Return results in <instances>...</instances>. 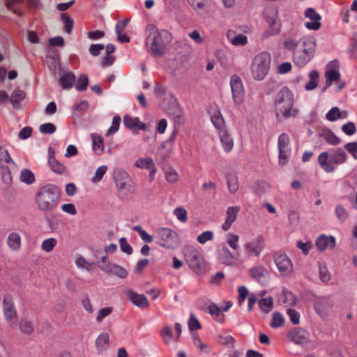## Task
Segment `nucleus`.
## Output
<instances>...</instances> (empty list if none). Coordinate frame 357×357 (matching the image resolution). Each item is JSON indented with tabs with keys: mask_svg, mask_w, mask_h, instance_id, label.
<instances>
[{
	"mask_svg": "<svg viewBox=\"0 0 357 357\" xmlns=\"http://www.w3.org/2000/svg\"><path fill=\"white\" fill-rule=\"evenodd\" d=\"M284 47L293 51V60L298 67H304L314 56L316 40L312 36H302L300 31L292 30L287 35Z\"/></svg>",
	"mask_w": 357,
	"mask_h": 357,
	"instance_id": "nucleus-1",
	"label": "nucleus"
},
{
	"mask_svg": "<svg viewBox=\"0 0 357 357\" xmlns=\"http://www.w3.org/2000/svg\"><path fill=\"white\" fill-rule=\"evenodd\" d=\"M61 201L59 188L53 183L40 186L35 194V204L38 211L46 213L54 211Z\"/></svg>",
	"mask_w": 357,
	"mask_h": 357,
	"instance_id": "nucleus-2",
	"label": "nucleus"
},
{
	"mask_svg": "<svg viewBox=\"0 0 357 357\" xmlns=\"http://www.w3.org/2000/svg\"><path fill=\"white\" fill-rule=\"evenodd\" d=\"M293 105V93L287 87H282L277 93L275 100V114L278 121H282L294 116Z\"/></svg>",
	"mask_w": 357,
	"mask_h": 357,
	"instance_id": "nucleus-3",
	"label": "nucleus"
},
{
	"mask_svg": "<svg viewBox=\"0 0 357 357\" xmlns=\"http://www.w3.org/2000/svg\"><path fill=\"white\" fill-rule=\"evenodd\" d=\"M347 160V153L342 148L331 149L329 152L324 151L319 154L318 162L320 167L327 173L335 171L333 165H340Z\"/></svg>",
	"mask_w": 357,
	"mask_h": 357,
	"instance_id": "nucleus-4",
	"label": "nucleus"
},
{
	"mask_svg": "<svg viewBox=\"0 0 357 357\" xmlns=\"http://www.w3.org/2000/svg\"><path fill=\"white\" fill-rule=\"evenodd\" d=\"M183 254L189 268L197 275L204 273L205 271V260L202 252L193 245H186L183 248Z\"/></svg>",
	"mask_w": 357,
	"mask_h": 357,
	"instance_id": "nucleus-5",
	"label": "nucleus"
},
{
	"mask_svg": "<svg viewBox=\"0 0 357 357\" xmlns=\"http://www.w3.org/2000/svg\"><path fill=\"white\" fill-rule=\"evenodd\" d=\"M271 63V57L266 52L257 54L252 64V72L255 79L262 80L268 75Z\"/></svg>",
	"mask_w": 357,
	"mask_h": 357,
	"instance_id": "nucleus-6",
	"label": "nucleus"
},
{
	"mask_svg": "<svg viewBox=\"0 0 357 357\" xmlns=\"http://www.w3.org/2000/svg\"><path fill=\"white\" fill-rule=\"evenodd\" d=\"M146 46L154 56H160L164 54L166 45L162 40V33L153 26L149 29L146 38Z\"/></svg>",
	"mask_w": 357,
	"mask_h": 357,
	"instance_id": "nucleus-7",
	"label": "nucleus"
},
{
	"mask_svg": "<svg viewBox=\"0 0 357 357\" xmlns=\"http://www.w3.org/2000/svg\"><path fill=\"white\" fill-rule=\"evenodd\" d=\"M155 239L157 244L167 249H174L178 245L177 233L167 227L158 229L155 231Z\"/></svg>",
	"mask_w": 357,
	"mask_h": 357,
	"instance_id": "nucleus-8",
	"label": "nucleus"
},
{
	"mask_svg": "<svg viewBox=\"0 0 357 357\" xmlns=\"http://www.w3.org/2000/svg\"><path fill=\"white\" fill-rule=\"evenodd\" d=\"M114 179L118 190L119 195L121 199L126 198L132 183L130 175L123 170H119L115 172Z\"/></svg>",
	"mask_w": 357,
	"mask_h": 357,
	"instance_id": "nucleus-9",
	"label": "nucleus"
},
{
	"mask_svg": "<svg viewBox=\"0 0 357 357\" xmlns=\"http://www.w3.org/2000/svg\"><path fill=\"white\" fill-rule=\"evenodd\" d=\"M264 248V238L262 236H258L243 245L244 253L248 258L254 256L259 257Z\"/></svg>",
	"mask_w": 357,
	"mask_h": 357,
	"instance_id": "nucleus-10",
	"label": "nucleus"
},
{
	"mask_svg": "<svg viewBox=\"0 0 357 357\" xmlns=\"http://www.w3.org/2000/svg\"><path fill=\"white\" fill-rule=\"evenodd\" d=\"M264 16L268 24L271 31L269 35H276L281 30V24L278 16V9L275 7H270L266 9Z\"/></svg>",
	"mask_w": 357,
	"mask_h": 357,
	"instance_id": "nucleus-11",
	"label": "nucleus"
},
{
	"mask_svg": "<svg viewBox=\"0 0 357 357\" xmlns=\"http://www.w3.org/2000/svg\"><path fill=\"white\" fill-rule=\"evenodd\" d=\"M3 312L7 322L12 326L17 319V310L10 296H6L3 300Z\"/></svg>",
	"mask_w": 357,
	"mask_h": 357,
	"instance_id": "nucleus-12",
	"label": "nucleus"
},
{
	"mask_svg": "<svg viewBox=\"0 0 357 357\" xmlns=\"http://www.w3.org/2000/svg\"><path fill=\"white\" fill-rule=\"evenodd\" d=\"M275 263L278 271L283 275H289L293 271V264L285 254L277 253L274 256Z\"/></svg>",
	"mask_w": 357,
	"mask_h": 357,
	"instance_id": "nucleus-13",
	"label": "nucleus"
},
{
	"mask_svg": "<svg viewBox=\"0 0 357 357\" xmlns=\"http://www.w3.org/2000/svg\"><path fill=\"white\" fill-rule=\"evenodd\" d=\"M230 85L234 102L241 103L244 95V88L241 78L237 75H233L231 77Z\"/></svg>",
	"mask_w": 357,
	"mask_h": 357,
	"instance_id": "nucleus-14",
	"label": "nucleus"
},
{
	"mask_svg": "<svg viewBox=\"0 0 357 357\" xmlns=\"http://www.w3.org/2000/svg\"><path fill=\"white\" fill-rule=\"evenodd\" d=\"M249 275L257 282L265 284L269 278L270 273L265 266L259 265L250 269Z\"/></svg>",
	"mask_w": 357,
	"mask_h": 357,
	"instance_id": "nucleus-15",
	"label": "nucleus"
},
{
	"mask_svg": "<svg viewBox=\"0 0 357 357\" xmlns=\"http://www.w3.org/2000/svg\"><path fill=\"white\" fill-rule=\"evenodd\" d=\"M208 113L211 115V120L213 125L218 132L227 129L222 114L216 105L210 106Z\"/></svg>",
	"mask_w": 357,
	"mask_h": 357,
	"instance_id": "nucleus-16",
	"label": "nucleus"
},
{
	"mask_svg": "<svg viewBox=\"0 0 357 357\" xmlns=\"http://www.w3.org/2000/svg\"><path fill=\"white\" fill-rule=\"evenodd\" d=\"M331 63L334 66L335 68H329L328 66L327 68V70L325 73L326 86L323 89L324 91L327 88L330 87L333 82H337L340 79V74L338 70V62L337 61H333L331 62Z\"/></svg>",
	"mask_w": 357,
	"mask_h": 357,
	"instance_id": "nucleus-17",
	"label": "nucleus"
},
{
	"mask_svg": "<svg viewBox=\"0 0 357 357\" xmlns=\"http://www.w3.org/2000/svg\"><path fill=\"white\" fill-rule=\"evenodd\" d=\"M287 337L296 344H304L307 342L309 333L305 330L297 327L289 331Z\"/></svg>",
	"mask_w": 357,
	"mask_h": 357,
	"instance_id": "nucleus-18",
	"label": "nucleus"
},
{
	"mask_svg": "<svg viewBox=\"0 0 357 357\" xmlns=\"http://www.w3.org/2000/svg\"><path fill=\"white\" fill-rule=\"evenodd\" d=\"M99 268L105 273H112L122 279L126 278L128 275L126 269L117 264L109 263L106 265H100Z\"/></svg>",
	"mask_w": 357,
	"mask_h": 357,
	"instance_id": "nucleus-19",
	"label": "nucleus"
},
{
	"mask_svg": "<svg viewBox=\"0 0 357 357\" xmlns=\"http://www.w3.org/2000/svg\"><path fill=\"white\" fill-rule=\"evenodd\" d=\"M240 206H229L226 211V220L222 225V229L224 231H228L232 223L236 220L237 215L240 211Z\"/></svg>",
	"mask_w": 357,
	"mask_h": 357,
	"instance_id": "nucleus-20",
	"label": "nucleus"
},
{
	"mask_svg": "<svg viewBox=\"0 0 357 357\" xmlns=\"http://www.w3.org/2000/svg\"><path fill=\"white\" fill-rule=\"evenodd\" d=\"M316 246L320 251H323L327 248L333 249L335 247V239L333 236H326L321 235L316 240Z\"/></svg>",
	"mask_w": 357,
	"mask_h": 357,
	"instance_id": "nucleus-21",
	"label": "nucleus"
},
{
	"mask_svg": "<svg viewBox=\"0 0 357 357\" xmlns=\"http://www.w3.org/2000/svg\"><path fill=\"white\" fill-rule=\"evenodd\" d=\"M123 124L130 130L138 129L145 130L146 129V125L144 123H141L138 117L132 118L129 115L123 116Z\"/></svg>",
	"mask_w": 357,
	"mask_h": 357,
	"instance_id": "nucleus-22",
	"label": "nucleus"
},
{
	"mask_svg": "<svg viewBox=\"0 0 357 357\" xmlns=\"http://www.w3.org/2000/svg\"><path fill=\"white\" fill-rule=\"evenodd\" d=\"M128 296L130 301L139 307L144 308L149 305V302L144 294H139L137 292L130 291Z\"/></svg>",
	"mask_w": 357,
	"mask_h": 357,
	"instance_id": "nucleus-23",
	"label": "nucleus"
},
{
	"mask_svg": "<svg viewBox=\"0 0 357 357\" xmlns=\"http://www.w3.org/2000/svg\"><path fill=\"white\" fill-rule=\"evenodd\" d=\"M218 134L224 151L226 153H229L234 147L233 138L228 133L227 129L222 130L218 132Z\"/></svg>",
	"mask_w": 357,
	"mask_h": 357,
	"instance_id": "nucleus-24",
	"label": "nucleus"
},
{
	"mask_svg": "<svg viewBox=\"0 0 357 357\" xmlns=\"http://www.w3.org/2000/svg\"><path fill=\"white\" fill-rule=\"evenodd\" d=\"M75 82V75L72 72L64 73L60 77L59 84L63 89H70Z\"/></svg>",
	"mask_w": 357,
	"mask_h": 357,
	"instance_id": "nucleus-25",
	"label": "nucleus"
},
{
	"mask_svg": "<svg viewBox=\"0 0 357 357\" xmlns=\"http://www.w3.org/2000/svg\"><path fill=\"white\" fill-rule=\"evenodd\" d=\"M7 245L13 251L19 250L21 248V237L20 234L16 232L10 233L7 238Z\"/></svg>",
	"mask_w": 357,
	"mask_h": 357,
	"instance_id": "nucleus-26",
	"label": "nucleus"
},
{
	"mask_svg": "<svg viewBox=\"0 0 357 357\" xmlns=\"http://www.w3.org/2000/svg\"><path fill=\"white\" fill-rule=\"evenodd\" d=\"M93 142V151L96 155L102 153L105 149L103 138L97 134L93 133L91 135Z\"/></svg>",
	"mask_w": 357,
	"mask_h": 357,
	"instance_id": "nucleus-27",
	"label": "nucleus"
},
{
	"mask_svg": "<svg viewBox=\"0 0 357 357\" xmlns=\"http://www.w3.org/2000/svg\"><path fill=\"white\" fill-rule=\"evenodd\" d=\"M320 137L331 145H337L341 142L340 139L328 129L323 130L320 133Z\"/></svg>",
	"mask_w": 357,
	"mask_h": 357,
	"instance_id": "nucleus-28",
	"label": "nucleus"
},
{
	"mask_svg": "<svg viewBox=\"0 0 357 357\" xmlns=\"http://www.w3.org/2000/svg\"><path fill=\"white\" fill-rule=\"evenodd\" d=\"M109 344V336L106 332L101 333L96 340V345L99 351L105 350Z\"/></svg>",
	"mask_w": 357,
	"mask_h": 357,
	"instance_id": "nucleus-29",
	"label": "nucleus"
},
{
	"mask_svg": "<svg viewBox=\"0 0 357 357\" xmlns=\"http://www.w3.org/2000/svg\"><path fill=\"white\" fill-rule=\"evenodd\" d=\"M207 312L213 317V319L218 322H223L225 315L222 314L221 309L215 303H211L207 307Z\"/></svg>",
	"mask_w": 357,
	"mask_h": 357,
	"instance_id": "nucleus-30",
	"label": "nucleus"
},
{
	"mask_svg": "<svg viewBox=\"0 0 357 357\" xmlns=\"http://www.w3.org/2000/svg\"><path fill=\"white\" fill-rule=\"evenodd\" d=\"M26 93L24 91L15 90L10 98V102L15 109L20 107V102L25 98Z\"/></svg>",
	"mask_w": 357,
	"mask_h": 357,
	"instance_id": "nucleus-31",
	"label": "nucleus"
},
{
	"mask_svg": "<svg viewBox=\"0 0 357 357\" xmlns=\"http://www.w3.org/2000/svg\"><path fill=\"white\" fill-rule=\"evenodd\" d=\"M160 335L166 344H169L174 340L172 328L169 325L165 326L161 328Z\"/></svg>",
	"mask_w": 357,
	"mask_h": 357,
	"instance_id": "nucleus-32",
	"label": "nucleus"
},
{
	"mask_svg": "<svg viewBox=\"0 0 357 357\" xmlns=\"http://www.w3.org/2000/svg\"><path fill=\"white\" fill-rule=\"evenodd\" d=\"M48 165L51 169L58 174H63L66 170V167L58 161L54 155H50Z\"/></svg>",
	"mask_w": 357,
	"mask_h": 357,
	"instance_id": "nucleus-33",
	"label": "nucleus"
},
{
	"mask_svg": "<svg viewBox=\"0 0 357 357\" xmlns=\"http://www.w3.org/2000/svg\"><path fill=\"white\" fill-rule=\"evenodd\" d=\"M227 183L229 192L235 193L238 190V181L237 176L234 174H228L227 175Z\"/></svg>",
	"mask_w": 357,
	"mask_h": 357,
	"instance_id": "nucleus-34",
	"label": "nucleus"
},
{
	"mask_svg": "<svg viewBox=\"0 0 357 357\" xmlns=\"http://www.w3.org/2000/svg\"><path fill=\"white\" fill-rule=\"evenodd\" d=\"M8 164H14L8 151L3 146H0V167L4 168Z\"/></svg>",
	"mask_w": 357,
	"mask_h": 357,
	"instance_id": "nucleus-35",
	"label": "nucleus"
},
{
	"mask_svg": "<svg viewBox=\"0 0 357 357\" xmlns=\"http://www.w3.org/2000/svg\"><path fill=\"white\" fill-rule=\"evenodd\" d=\"M20 181L26 184H32L35 182L34 174L29 169H24L20 173Z\"/></svg>",
	"mask_w": 357,
	"mask_h": 357,
	"instance_id": "nucleus-36",
	"label": "nucleus"
},
{
	"mask_svg": "<svg viewBox=\"0 0 357 357\" xmlns=\"http://www.w3.org/2000/svg\"><path fill=\"white\" fill-rule=\"evenodd\" d=\"M309 77L310 79L305 86L307 91L312 90L317 87L319 79L318 72L317 70H312L309 74Z\"/></svg>",
	"mask_w": 357,
	"mask_h": 357,
	"instance_id": "nucleus-37",
	"label": "nucleus"
},
{
	"mask_svg": "<svg viewBox=\"0 0 357 357\" xmlns=\"http://www.w3.org/2000/svg\"><path fill=\"white\" fill-rule=\"evenodd\" d=\"M239 236L234 233H228L227 234L226 243L234 251H237L239 248L238 245Z\"/></svg>",
	"mask_w": 357,
	"mask_h": 357,
	"instance_id": "nucleus-38",
	"label": "nucleus"
},
{
	"mask_svg": "<svg viewBox=\"0 0 357 357\" xmlns=\"http://www.w3.org/2000/svg\"><path fill=\"white\" fill-rule=\"evenodd\" d=\"M260 309L265 313H268L273 308V301L272 297L261 298L259 301Z\"/></svg>",
	"mask_w": 357,
	"mask_h": 357,
	"instance_id": "nucleus-39",
	"label": "nucleus"
},
{
	"mask_svg": "<svg viewBox=\"0 0 357 357\" xmlns=\"http://www.w3.org/2000/svg\"><path fill=\"white\" fill-rule=\"evenodd\" d=\"M19 328L21 332L26 335L31 334L34 330L33 324L26 319L20 320L19 322Z\"/></svg>",
	"mask_w": 357,
	"mask_h": 357,
	"instance_id": "nucleus-40",
	"label": "nucleus"
},
{
	"mask_svg": "<svg viewBox=\"0 0 357 357\" xmlns=\"http://www.w3.org/2000/svg\"><path fill=\"white\" fill-rule=\"evenodd\" d=\"M75 263L78 268L86 269L88 271H91L95 265L93 262L88 261L82 256H79L77 258Z\"/></svg>",
	"mask_w": 357,
	"mask_h": 357,
	"instance_id": "nucleus-41",
	"label": "nucleus"
},
{
	"mask_svg": "<svg viewBox=\"0 0 357 357\" xmlns=\"http://www.w3.org/2000/svg\"><path fill=\"white\" fill-rule=\"evenodd\" d=\"M220 259L223 264L229 265L233 262L234 255L227 248L223 247L220 250Z\"/></svg>",
	"mask_w": 357,
	"mask_h": 357,
	"instance_id": "nucleus-42",
	"label": "nucleus"
},
{
	"mask_svg": "<svg viewBox=\"0 0 357 357\" xmlns=\"http://www.w3.org/2000/svg\"><path fill=\"white\" fill-rule=\"evenodd\" d=\"M218 342L229 348H233L235 344L234 338L229 335H220L218 336Z\"/></svg>",
	"mask_w": 357,
	"mask_h": 357,
	"instance_id": "nucleus-43",
	"label": "nucleus"
},
{
	"mask_svg": "<svg viewBox=\"0 0 357 357\" xmlns=\"http://www.w3.org/2000/svg\"><path fill=\"white\" fill-rule=\"evenodd\" d=\"M153 164L154 162L151 158H140L136 161L135 166L140 169H149Z\"/></svg>",
	"mask_w": 357,
	"mask_h": 357,
	"instance_id": "nucleus-44",
	"label": "nucleus"
},
{
	"mask_svg": "<svg viewBox=\"0 0 357 357\" xmlns=\"http://www.w3.org/2000/svg\"><path fill=\"white\" fill-rule=\"evenodd\" d=\"M121 121V119L119 115L114 116L112 119V126L107 130L106 135L109 136L116 132L119 129Z\"/></svg>",
	"mask_w": 357,
	"mask_h": 357,
	"instance_id": "nucleus-45",
	"label": "nucleus"
},
{
	"mask_svg": "<svg viewBox=\"0 0 357 357\" xmlns=\"http://www.w3.org/2000/svg\"><path fill=\"white\" fill-rule=\"evenodd\" d=\"M289 137L287 133H282L279 137L278 141V149H290L289 147Z\"/></svg>",
	"mask_w": 357,
	"mask_h": 357,
	"instance_id": "nucleus-46",
	"label": "nucleus"
},
{
	"mask_svg": "<svg viewBox=\"0 0 357 357\" xmlns=\"http://www.w3.org/2000/svg\"><path fill=\"white\" fill-rule=\"evenodd\" d=\"M57 241L54 238H50L45 239L41 245V248L47 252L52 251L56 245Z\"/></svg>",
	"mask_w": 357,
	"mask_h": 357,
	"instance_id": "nucleus-47",
	"label": "nucleus"
},
{
	"mask_svg": "<svg viewBox=\"0 0 357 357\" xmlns=\"http://www.w3.org/2000/svg\"><path fill=\"white\" fill-rule=\"evenodd\" d=\"M284 324V319L282 314L280 312H275L273 314L272 321L270 324L272 328H279Z\"/></svg>",
	"mask_w": 357,
	"mask_h": 357,
	"instance_id": "nucleus-48",
	"label": "nucleus"
},
{
	"mask_svg": "<svg viewBox=\"0 0 357 357\" xmlns=\"http://www.w3.org/2000/svg\"><path fill=\"white\" fill-rule=\"evenodd\" d=\"M61 20L65 25V31L66 33L68 34L71 33L74 24L73 20L66 13L61 14Z\"/></svg>",
	"mask_w": 357,
	"mask_h": 357,
	"instance_id": "nucleus-49",
	"label": "nucleus"
},
{
	"mask_svg": "<svg viewBox=\"0 0 357 357\" xmlns=\"http://www.w3.org/2000/svg\"><path fill=\"white\" fill-rule=\"evenodd\" d=\"M133 230L138 232L140 238L147 243H150L153 241V236L149 234L141 226L137 225L133 227Z\"/></svg>",
	"mask_w": 357,
	"mask_h": 357,
	"instance_id": "nucleus-50",
	"label": "nucleus"
},
{
	"mask_svg": "<svg viewBox=\"0 0 357 357\" xmlns=\"http://www.w3.org/2000/svg\"><path fill=\"white\" fill-rule=\"evenodd\" d=\"M107 171V167L106 165H102L96 169L95 175L91 178V182L95 183L100 181Z\"/></svg>",
	"mask_w": 357,
	"mask_h": 357,
	"instance_id": "nucleus-51",
	"label": "nucleus"
},
{
	"mask_svg": "<svg viewBox=\"0 0 357 357\" xmlns=\"http://www.w3.org/2000/svg\"><path fill=\"white\" fill-rule=\"evenodd\" d=\"M89 84V79L86 75H82L75 84V88L78 91H84Z\"/></svg>",
	"mask_w": 357,
	"mask_h": 357,
	"instance_id": "nucleus-52",
	"label": "nucleus"
},
{
	"mask_svg": "<svg viewBox=\"0 0 357 357\" xmlns=\"http://www.w3.org/2000/svg\"><path fill=\"white\" fill-rule=\"evenodd\" d=\"M279 151V164L280 165H284L287 164L289 160V156L291 154L290 149H278Z\"/></svg>",
	"mask_w": 357,
	"mask_h": 357,
	"instance_id": "nucleus-53",
	"label": "nucleus"
},
{
	"mask_svg": "<svg viewBox=\"0 0 357 357\" xmlns=\"http://www.w3.org/2000/svg\"><path fill=\"white\" fill-rule=\"evenodd\" d=\"M214 238V233L212 231H205L197 236V241L201 244H204L208 241H212Z\"/></svg>",
	"mask_w": 357,
	"mask_h": 357,
	"instance_id": "nucleus-54",
	"label": "nucleus"
},
{
	"mask_svg": "<svg viewBox=\"0 0 357 357\" xmlns=\"http://www.w3.org/2000/svg\"><path fill=\"white\" fill-rule=\"evenodd\" d=\"M112 307H105L100 309L97 314L96 320L97 322L100 323L106 317L109 316L112 312Z\"/></svg>",
	"mask_w": 357,
	"mask_h": 357,
	"instance_id": "nucleus-55",
	"label": "nucleus"
},
{
	"mask_svg": "<svg viewBox=\"0 0 357 357\" xmlns=\"http://www.w3.org/2000/svg\"><path fill=\"white\" fill-rule=\"evenodd\" d=\"M335 215L341 222H344L349 217V213H347V210L340 205H338L335 207Z\"/></svg>",
	"mask_w": 357,
	"mask_h": 357,
	"instance_id": "nucleus-56",
	"label": "nucleus"
},
{
	"mask_svg": "<svg viewBox=\"0 0 357 357\" xmlns=\"http://www.w3.org/2000/svg\"><path fill=\"white\" fill-rule=\"evenodd\" d=\"M174 214L177 219L182 222H186L188 220L187 211L183 207H177L174 211Z\"/></svg>",
	"mask_w": 357,
	"mask_h": 357,
	"instance_id": "nucleus-57",
	"label": "nucleus"
},
{
	"mask_svg": "<svg viewBox=\"0 0 357 357\" xmlns=\"http://www.w3.org/2000/svg\"><path fill=\"white\" fill-rule=\"evenodd\" d=\"M340 116V109L337 107H332L326 114V118L329 121H337Z\"/></svg>",
	"mask_w": 357,
	"mask_h": 357,
	"instance_id": "nucleus-58",
	"label": "nucleus"
},
{
	"mask_svg": "<svg viewBox=\"0 0 357 357\" xmlns=\"http://www.w3.org/2000/svg\"><path fill=\"white\" fill-rule=\"evenodd\" d=\"M56 130V126L52 123H43L39 128L40 132L43 134H52Z\"/></svg>",
	"mask_w": 357,
	"mask_h": 357,
	"instance_id": "nucleus-59",
	"label": "nucleus"
},
{
	"mask_svg": "<svg viewBox=\"0 0 357 357\" xmlns=\"http://www.w3.org/2000/svg\"><path fill=\"white\" fill-rule=\"evenodd\" d=\"M188 328L190 331H197L201 329L202 326L198 319L194 314H191L188 319Z\"/></svg>",
	"mask_w": 357,
	"mask_h": 357,
	"instance_id": "nucleus-60",
	"label": "nucleus"
},
{
	"mask_svg": "<svg viewBox=\"0 0 357 357\" xmlns=\"http://www.w3.org/2000/svg\"><path fill=\"white\" fill-rule=\"evenodd\" d=\"M287 314L293 324L297 325L300 323V314L296 310L289 308L287 310Z\"/></svg>",
	"mask_w": 357,
	"mask_h": 357,
	"instance_id": "nucleus-61",
	"label": "nucleus"
},
{
	"mask_svg": "<svg viewBox=\"0 0 357 357\" xmlns=\"http://www.w3.org/2000/svg\"><path fill=\"white\" fill-rule=\"evenodd\" d=\"M248 43V38L244 34L240 33L234 36L231 40V43L234 45H245Z\"/></svg>",
	"mask_w": 357,
	"mask_h": 357,
	"instance_id": "nucleus-62",
	"label": "nucleus"
},
{
	"mask_svg": "<svg viewBox=\"0 0 357 357\" xmlns=\"http://www.w3.org/2000/svg\"><path fill=\"white\" fill-rule=\"evenodd\" d=\"M305 16L312 21L321 20L320 15L312 8H308L305 10Z\"/></svg>",
	"mask_w": 357,
	"mask_h": 357,
	"instance_id": "nucleus-63",
	"label": "nucleus"
},
{
	"mask_svg": "<svg viewBox=\"0 0 357 357\" xmlns=\"http://www.w3.org/2000/svg\"><path fill=\"white\" fill-rule=\"evenodd\" d=\"M104 49L105 46L102 44H91L89 52L92 56H97L100 54L101 51Z\"/></svg>",
	"mask_w": 357,
	"mask_h": 357,
	"instance_id": "nucleus-64",
	"label": "nucleus"
}]
</instances>
